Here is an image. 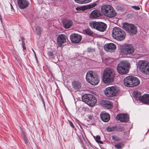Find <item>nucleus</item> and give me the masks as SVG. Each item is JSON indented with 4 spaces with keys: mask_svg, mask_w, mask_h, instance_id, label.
Returning <instances> with one entry per match:
<instances>
[{
    "mask_svg": "<svg viewBox=\"0 0 149 149\" xmlns=\"http://www.w3.org/2000/svg\"><path fill=\"white\" fill-rule=\"evenodd\" d=\"M115 76L114 70L110 68H106L103 74V80L104 83L109 84L113 82Z\"/></svg>",
    "mask_w": 149,
    "mask_h": 149,
    "instance_id": "nucleus-1",
    "label": "nucleus"
},
{
    "mask_svg": "<svg viewBox=\"0 0 149 149\" xmlns=\"http://www.w3.org/2000/svg\"><path fill=\"white\" fill-rule=\"evenodd\" d=\"M101 11L105 16L109 17H112L116 16V13L110 5H105L101 7Z\"/></svg>",
    "mask_w": 149,
    "mask_h": 149,
    "instance_id": "nucleus-2",
    "label": "nucleus"
},
{
    "mask_svg": "<svg viewBox=\"0 0 149 149\" xmlns=\"http://www.w3.org/2000/svg\"><path fill=\"white\" fill-rule=\"evenodd\" d=\"M86 79L88 82L92 85H97L99 81L98 76L92 71H88L86 74Z\"/></svg>",
    "mask_w": 149,
    "mask_h": 149,
    "instance_id": "nucleus-3",
    "label": "nucleus"
},
{
    "mask_svg": "<svg viewBox=\"0 0 149 149\" xmlns=\"http://www.w3.org/2000/svg\"><path fill=\"white\" fill-rule=\"evenodd\" d=\"M140 81L136 77L132 76H128L124 80V85L127 87H132L139 85Z\"/></svg>",
    "mask_w": 149,
    "mask_h": 149,
    "instance_id": "nucleus-4",
    "label": "nucleus"
},
{
    "mask_svg": "<svg viewBox=\"0 0 149 149\" xmlns=\"http://www.w3.org/2000/svg\"><path fill=\"white\" fill-rule=\"evenodd\" d=\"M112 35L113 38L118 40H122L125 38V32L118 27H114L113 29Z\"/></svg>",
    "mask_w": 149,
    "mask_h": 149,
    "instance_id": "nucleus-5",
    "label": "nucleus"
},
{
    "mask_svg": "<svg viewBox=\"0 0 149 149\" xmlns=\"http://www.w3.org/2000/svg\"><path fill=\"white\" fill-rule=\"evenodd\" d=\"M89 25L92 28L101 32L104 31L107 27L106 24L100 22L92 21L89 23Z\"/></svg>",
    "mask_w": 149,
    "mask_h": 149,
    "instance_id": "nucleus-6",
    "label": "nucleus"
},
{
    "mask_svg": "<svg viewBox=\"0 0 149 149\" xmlns=\"http://www.w3.org/2000/svg\"><path fill=\"white\" fill-rule=\"evenodd\" d=\"M82 100L83 102L91 107L93 106L97 102V100L95 97L90 94L84 95L82 97Z\"/></svg>",
    "mask_w": 149,
    "mask_h": 149,
    "instance_id": "nucleus-7",
    "label": "nucleus"
},
{
    "mask_svg": "<svg viewBox=\"0 0 149 149\" xmlns=\"http://www.w3.org/2000/svg\"><path fill=\"white\" fill-rule=\"evenodd\" d=\"M105 95L107 97H112L116 95L118 91L114 86L109 87L106 88L104 90Z\"/></svg>",
    "mask_w": 149,
    "mask_h": 149,
    "instance_id": "nucleus-8",
    "label": "nucleus"
},
{
    "mask_svg": "<svg viewBox=\"0 0 149 149\" xmlns=\"http://www.w3.org/2000/svg\"><path fill=\"white\" fill-rule=\"evenodd\" d=\"M134 52L133 47L131 45H126L124 48L122 49L121 52L122 54H131Z\"/></svg>",
    "mask_w": 149,
    "mask_h": 149,
    "instance_id": "nucleus-9",
    "label": "nucleus"
},
{
    "mask_svg": "<svg viewBox=\"0 0 149 149\" xmlns=\"http://www.w3.org/2000/svg\"><path fill=\"white\" fill-rule=\"evenodd\" d=\"M67 36L65 35L61 34L59 35L57 38V44L58 47H61L63 44L65 42Z\"/></svg>",
    "mask_w": 149,
    "mask_h": 149,
    "instance_id": "nucleus-10",
    "label": "nucleus"
},
{
    "mask_svg": "<svg viewBox=\"0 0 149 149\" xmlns=\"http://www.w3.org/2000/svg\"><path fill=\"white\" fill-rule=\"evenodd\" d=\"M130 68V66H117V69L118 73L123 74L128 73Z\"/></svg>",
    "mask_w": 149,
    "mask_h": 149,
    "instance_id": "nucleus-11",
    "label": "nucleus"
},
{
    "mask_svg": "<svg viewBox=\"0 0 149 149\" xmlns=\"http://www.w3.org/2000/svg\"><path fill=\"white\" fill-rule=\"evenodd\" d=\"M70 38L72 42L78 43L81 41L82 37L79 34L73 33L70 36Z\"/></svg>",
    "mask_w": 149,
    "mask_h": 149,
    "instance_id": "nucleus-12",
    "label": "nucleus"
},
{
    "mask_svg": "<svg viewBox=\"0 0 149 149\" xmlns=\"http://www.w3.org/2000/svg\"><path fill=\"white\" fill-rule=\"evenodd\" d=\"M116 45L112 43L106 44L104 46L105 50L107 52H113L116 49Z\"/></svg>",
    "mask_w": 149,
    "mask_h": 149,
    "instance_id": "nucleus-13",
    "label": "nucleus"
},
{
    "mask_svg": "<svg viewBox=\"0 0 149 149\" xmlns=\"http://www.w3.org/2000/svg\"><path fill=\"white\" fill-rule=\"evenodd\" d=\"M129 117L128 115L126 114H118L116 117L117 119L121 122H126L128 121Z\"/></svg>",
    "mask_w": 149,
    "mask_h": 149,
    "instance_id": "nucleus-14",
    "label": "nucleus"
},
{
    "mask_svg": "<svg viewBox=\"0 0 149 149\" xmlns=\"http://www.w3.org/2000/svg\"><path fill=\"white\" fill-rule=\"evenodd\" d=\"M18 5L20 9H24L29 5V3L26 0H18Z\"/></svg>",
    "mask_w": 149,
    "mask_h": 149,
    "instance_id": "nucleus-15",
    "label": "nucleus"
},
{
    "mask_svg": "<svg viewBox=\"0 0 149 149\" xmlns=\"http://www.w3.org/2000/svg\"><path fill=\"white\" fill-rule=\"evenodd\" d=\"M101 15L100 11L98 10H93L89 15V17L91 18L95 19L98 18Z\"/></svg>",
    "mask_w": 149,
    "mask_h": 149,
    "instance_id": "nucleus-16",
    "label": "nucleus"
},
{
    "mask_svg": "<svg viewBox=\"0 0 149 149\" xmlns=\"http://www.w3.org/2000/svg\"><path fill=\"white\" fill-rule=\"evenodd\" d=\"M115 8L118 11L124 12L127 10V6L125 4H119L116 6Z\"/></svg>",
    "mask_w": 149,
    "mask_h": 149,
    "instance_id": "nucleus-17",
    "label": "nucleus"
},
{
    "mask_svg": "<svg viewBox=\"0 0 149 149\" xmlns=\"http://www.w3.org/2000/svg\"><path fill=\"white\" fill-rule=\"evenodd\" d=\"M97 5L96 3H92L89 5H87L86 6H82L81 7L76 8V10H84L86 9H90L95 7Z\"/></svg>",
    "mask_w": 149,
    "mask_h": 149,
    "instance_id": "nucleus-18",
    "label": "nucleus"
},
{
    "mask_svg": "<svg viewBox=\"0 0 149 149\" xmlns=\"http://www.w3.org/2000/svg\"><path fill=\"white\" fill-rule=\"evenodd\" d=\"M100 117L102 120L105 122H108L110 119V116L109 114L105 112H103L101 113Z\"/></svg>",
    "mask_w": 149,
    "mask_h": 149,
    "instance_id": "nucleus-19",
    "label": "nucleus"
},
{
    "mask_svg": "<svg viewBox=\"0 0 149 149\" xmlns=\"http://www.w3.org/2000/svg\"><path fill=\"white\" fill-rule=\"evenodd\" d=\"M137 68L143 73L149 74V66H137Z\"/></svg>",
    "mask_w": 149,
    "mask_h": 149,
    "instance_id": "nucleus-20",
    "label": "nucleus"
},
{
    "mask_svg": "<svg viewBox=\"0 0 149 149\" xmlns=\"http://www.w3.org/2000/svg\"><path fill=\"white\" fill-rule=\"evenodd\" d=\"M141 101L144 104H149V94H145L142 95Z\"/></svg>",
    "mask_w": 149,
    "mask_h": 149,
    "instance_id": "nucleus-21",
    "label": "nucleus"
},
{
    "mask_svg": "<svg viewBox=\"0 0 149 149\" xmlns=\"http://www.w3.org/2000/svg\"><path fill=\"white\" fill-rule=\"evenodd\" d=\"M127 32L132 34H135L137 32V29L136 26L133 24L130 26Z\"/></svg>",
    "mask_w": 149,
    "mask_h": 149,
    "instance_id": "nucleus-22",
    "label": "nucleus"
},
{
    "mask_svg": "<svg viewBox=\"0 0 149 149\" xmlns=\"http://www.w3.org/2000/svg\"><path fill=\"white\" fill-rule=\"evenodd\" d=\"M104 107L106 108L111 109L112 107L113 104L111 101L106 100L104 102Z\"/></svg>",
    "mask_w": 149,
    "mask_h": 149,
    "instance_id": "nucleus-23",
    "label": "nucleus"
},
{
    "mask_svg": "<svg viewBox=\"0 0 149 149\" xmlns=\"http://www.w3.org/2000/svg\"><path fill=\"white\" fill-rule=\"evenodd\" d=\"M72 22L71 20H66L63 23L65 29L69 28L72 25Z\"/></svg>",
    "mask_w": 149,
    "mask_h": 149,
    "instance_id": "nucleus-24",
    "label": "nucleus"
},
{
    "mask_svg": "<svg viewBox=\"0 0 149 149\" xmlns=\"http://www.w3.org/2000/svg\"><path fill=\"white\" fill-rule=\"evenodd\" d=\"M134 96L137 100L141 101V93L138 91H135L133 93Z\"/></svg>",
    "mask_w": 149,
    "mask_h": 149,
    "instance_id": "nucleus-25",
    "label": "nucleus"
},
{
    "mask_svg": "<svg viewBox=\"0 0 149 149\" xmlns=\"http://www.w3.org/2000/svg\"><path fill=\"white\" fill-rule=\"evenodd\" d=\"M72 86L76 90H78L80 89L81 86L80 83L78 81H74L72 83Z\"/></svg>",
    "mask_w": 149,
    "mask_h": 149,
    "instance_id": "nucleus-26",
    "label": "nucleus"
},
{
    "mask_svg": "<svg viewBox=\"0 0 149 149\" xmlns=\"http://www.w3.org/2000/svg\"><path fill=\"white\" fill-rule=\"evenodd\" d=\"M82 33L84 34L89 36H91L93 33V32L90 29H87L82 31Z\"/></svg>",
    "mask_w": 149,
    "mask_h": 149,
    "instance_id": "nucleus-27",
    "label": "nucleus"
},
{
    "mask_svg": "<svg viewBox=\"0 0 149 149\" xmlns=\"http://www.w3.org/2000/svg\"><path fill=\"white\" fill-rule=\"evenodd\" d=\"M138 65H149V62L146 60H141L138 63Z\"/></svg>",
    "mask_w": 149,
    "mask_h": 149,
    "instance_id": "nucleus-28",
    "label": "nucleus"
},
{
    "mask_svg": "<svg viewBox=\"0 0 149 149\" xmlns=\"http://www.w3.org/2000/svg\"><path fill=\"white\" fill-rule=\"evenodd\" d=\"M132 24H129L127 23H124L123 25V29H124L125 31H128L129 29V28L130 27V26H131Z\"/></svg>",
    "mask_w": 149,
    "mask_h": 149,
    "instance_id": "nucleus-29",
    "label": "nucleus"
},
{
    "mask_svg": "<svg viewBox=\"0 0 149 149\" xmlns=\"http://www.w3.org/2000/svg\"><path fill=\"white\" fill-rule=\"evenodd\" d=\"M130 63L126 60L121 61L118 65H130Z\"/></svg>",
    "mask_w": 149,
    "mask_h": 149,
    "instance_id": "nucleus-30",
    "label": "nucleus"
},
{
    "mask_svg": "<svg viewBox=\"0 0 149 149\" xmlns=\"http://www.w3.org/2000/svg\"><path fill=\"white\" fill-rule=\"evenodd\" d=\"M35 29L38 35H39L41 33L42 29L39 26H36L35 27Z\"/></svg>",
    "mask_w": 149,
    "mask_h": 149,
    "instance_id": "nucleus-31",
    "label": "nucleus"
},
{
    "mask_svg": "<svg viewBox=\"0 0 149 149\" xmlns=\"http://www.w3.org/2000/svg\"><path fill=\"white\" fill-rule=\"evenodd\" d=\"M115 147L118 149H121L124 147V145L122 143H119L115 145Z\"/></svg>",
    "mask_w": 149,
    "mask_h": 149,
    "instance_id": "nucleus-32",
    "label": "nucleus"
},
{
    "mask_svg": "<svg viewBox=\"0 0 149 149\" xmlns=\"http://www.w3.org/2000/svg\"><path fill=\"white\" fill-rule=\"evenodd\" d=\"M95 139L97 143H100L101 144L103 143L100 140V137L99 135H97Z\"/></svg>",
    "mask_w": 149,
    "mask_h": 149,
    "instance_id": "nucleus-33",
    "label": "nucleus"
},
{
    "mask_svg": "<svg viewBox=\"0 0 149 149\" xmlns=\"http://www.w3.org/2000/svg\"><path fill=\"white\" fill-rule=\"evenodd\" d=\"M116 128L115 127H108L107 128V131L109 132H112L114 131Z\"/></svg>",
    "mask_w": 149,
    "mask_h": 149,
    "instance_id": "nucleus-34",
    "label": "nucleus"
},
{
    "mask_svg": "<svg viewBox=\"0 0 149 149\" xmlns=\"http://www.w3.org/2000/svg\"><path fill=\"white\" fill-rule=\"evenodd\" d=\"M112 138L115 141H118L120 140V139L115 136H113Z\"/></svg>",
    "mask_w": 149,
    "mask_h": 149,
    "instance_id": "nucleus-35",
    "label": "nucleus"
},
{
    "mask_svg": "<svg viewBox=\"0 0 149 149\" xmlns=\"http://www.w3.org/2000/svg\"><path fill=\"white\" fill-rule=\"evenodd\" d=\"M23 135H24V141L25 142V143L26 144L27 143H28V139L26 137L24 133H23Z\"/></svg>",
    "mask_w": 149,
    "mask_h": 149,
    "instance_id": "nucleus-36",
    "label": "nucleus"
},
{
    "mask_svg": "<svg viewBox=\"0 0 149 149\" xmlns=\"http://www.w3.org/2000/svg\"><path fill=\"white\" fill-rule=\"evenodd\" d=\"M131 7L136 10H139L140 9V8L137 6H132Z\"/></svg>",
    "mask_w": 149,
    "mask_h": 149,
    "instance_id": "nucleus-37",
    "label": "nucleus"
},
{
    "mask_svg": "<svg viewBox=\"0 0 149 149\" xmlns=\"http://www.w3.org/2000/svg\"><path fill=\"white\" fill-rule=\"evenodd\" d=\"M74 1L76 3L80 4H83V0H74Z\"/></svg>",
    "mask_w": 149,
    "mask_h": 149,
    "instance_id": "nucleus-38",
    "label": "nucleus"
},
{
    "mask_svg": "<svg viewBox=\"0 0 149 149\" xmlns=\"http://www.w3.org/2000/svg\"><path fill=\"white\" fill-rule=\"evenodd\" d=\"M92 0H83V4L86 3L90 2Z\"/></svg>",
    "mask_w": 149,
    "mask_h": 149,
    "instance_id": "nucleus-39",
    "label": "nucleus"
},
{
    "mask_svg": "<svg viewBox=\"0 0 149 149\" xmlns=\"http://www.w3.org/2000/svg\"><path fill=\"white\" fill-rule=\"evenodd\" d=\"M47 54L48 56L50 57L52 56L53 55V53L51 51H49L47 53Z\"/></svg>",
    "mask_w": 149,
    "mask_h": 149,
    "instance_id": "nucleus-40",
    "label": "nucleus"
},
{
    "mask_svg": "<svg viewBox=\"0 0 149 149\" xmlns=\"http://www.w3.org/2000/svg\"><path fill=\"white\" fill-rule=\"evenodd\" d=\"M69 122L70 126L72 128H74V126L73 124H72V122L70 121H69Z\"/></svg>",
    "mask_w": 149,
    "mask_h": 149,
    "instance_id": "nucleus-41",
    "label": "nucleus"
},
{
    "mask_svg": "<svg viewBox=\"0 0 149 149\" xmlns=\"http://www.w3.org/2000/svg\"><path fill=\"white\" fill-rule=\"evenodd\" d=\"M22 46L23 49L25 50L26 49V47L25 45V43L24 41H22Z\"/></svg>",
    "mask_w": 149,
    "mask_h": 149,
    "instance_id": "nucleus-42",
    "label": "nucleus"
},
{
    "mask_svg": "<svg viewBox=\"0 0 149 149\" xmlns=\"http://www.w3.org/2000/svg\"><path fill=\"white\" fill-rule=\"evenodd\" d=\"M94 50L93 49H92L91 48H89L88 49V51L89 52H92L94 51Z\"/></svg>",
    "mask_w": 149,
    "mask_h": 149,
    "instance_id": "nucleus-43",
    "label": "nucleus"
},
{
    "mask_svg": "<svg viewBox=\"0 0 149 149\" xmlns=\"http://www.w3.org/2000/svg\"><path fill=\"white\" fill-rule=\"evenodd\" d=\"M88 117L89 119H91L92 117H91V115H88Z\"/></svg>",
    "mask_w": 149,
    "mask_h": 149,
    "instance_id": "nucleus-44",
    "label": "nucleus"
},
{
    "mask_svg": "<svg viewBox=\"0 0 149 149\" xmlns=\"http://www.w3.org/2000/svg\"><path fill=\"white\" fill-rule=\"evenodd\" d=\"M10 5H11V9H14L13 6L11 4H10Z\"/></svg>",
    "mask_w": 149,
    "mask_h": 149,
    "instance_id": "nucleus-45",
    "label": "nucleus"
},
{
    "mask_svg": "<svg viewBox=\"0 0 149 149\" xmlns=\"http://www.w3.org/2000/svg\"><path fill=\"white\" fill-rule=\"evenodd\" d=\"M0 20L1 21V22H2V18H1V17H0Z\"/></svg>",
    "mask_w": 149,
    "mask_h": 149,
    "instance_id": "nucleus-46",
    "label": "nucleus"
},
{
    "mask_svg": "<svg viewBox=\"0 0 149 149\" xmlns=\"http://www.w3.org/2000/svg\"><path fill=\"white\" fill-rule=\"evenodd\" d=\"M32 50L33 51V52L35 54V56H36V54H35V52L34 51V50L32 49Z\"/></svg>",
    "mask_w": 149,
    "mask_h": 149,
    "instance_id": "nucleus-47",
    "label": "nucleus"
},
{
    "mask_svg": "<svg viewBox=\"0 0 149 149\" xmlns=\"http://www.w3.org/2000/svg\"><path fill=\"white\" fill-rule=\"evenodd\" d=\"M114 1H115V0H113Z\"/></svg>",
    "mask_w": 149,
    "mask_h": 149,
    "instance_id": "nucleus-48",
    "label": "nucleus"
}]
</instances>
